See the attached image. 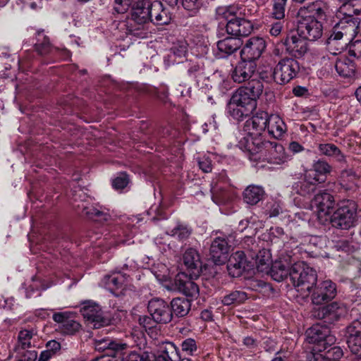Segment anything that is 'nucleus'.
<instances>
[{
	"label": "nucleus",
	"mask_w": 361,
	"mask_h": 361,
	"mask_svg": "<svg viewBox=\"0 0 361 361\" xmlns=\"http://www.w3.org/2000/svg\"><path fill=\"white\" fill-rule=\"evenodd\" d=\"M149 0H139L132 5L131 20L133 22L130 26L135 27V30L144 27L145 25L149 23L150 19V11L149 9Z\"/></svg>",
	"instance_id": "obj_19"
},
{
	"label": "nucleus",
	"mask_w": 361,
	"mask_h": 361,
	"mask_svg": "<svg viewBox=\"0 0 361 361\" xmlns=\"http://www.w3.org/2000/svg\"><path fill=\"white\" fill-rule=\"evenodd\" d=\"M247 299V295L243 291L234 290L225 295L221 302L224 305H231L243 302Z\"/></svg>",
	"instance_id": "obj_47"
},
{
	"label": "nucleus",
	"mask_w": 361,
	"mask_h": 361,
	"mask_svg": "<svg viewBox=\"0 0 361 361\" xmlns=\"http://www.w3.org/2000/svg\"><path fill=\"white\" fill-rule=\"evenodd\" d=\"M313 178L314 177L311 173L305 172L304 178L293 184L292 194L298 195L303 197H310L319 184Z\"/></svg>",
	"instance_id": "obj_23"
},
{
	"label": "nucleus",
	"mask_w": 361,
	"mask_h": 361,
	"mask_svg": "<svg viewBox=\"0 0 361 361\" xmlns=\"http://www.w3.org/2000/svg\"><path fill=\"white\" fill-rule=\"evenodd\" d=\"M357 178V176L351 169H343L341 173V185L347 189L352 188Z\"/></svg>",
	"instance_id": "obj_49"
},
{
	"label": "nucleus",
	"mask_w": 361,
	"mask_h": 361,
	"mask_svg": "<svg viewBox=\"0 0 361 361\" xmlns=\"http://www.w3.org/2000/svg\"><path fill=\"white\" fill-rule=\"evenodd\" d=\"M300 71V63L297 60L285 57L276 65L273 71V78L276 83L285 85L296 78Z\"/></svg>",
	"instance_id": "obj_5"
},
{
	"label": "nucleus",
	"mask_w": 361,
	"mask_h": 361,
	"mask_svg": "<svg viewBox=\"0 0 361 361\" xmlns=\"http://www.w3.org/2000/svg\"><path fill=\"white\" fill-rule=\"evenodd\" d=\"M256 68V62L241 59L233 70L231 78L234 82L238 83L246 82L252 77Z\"/></svg>",
	"instance_id": "obj_21"
},
{
	"label": "nucleus",
	"mask_w": 361,
	"mask_h": 361,
	"mask_svg": "<svg viewBox=\"0 0 361 361\" xmlns=\"http://www.w3.org/2000/svg\"><path fill=\"white\" fill-rule=\"evenodd\" d=\"M336 247L338 250H341L345 252H353L356 249L352 243H350L348 240H340L336 243Z\"/></svg>",
	"instance_id": "obj_60"
},
{
	"label": "nucleus",
	"mask_w": 361,
	"mask_h": 361,
	"mask_svg": "<svg viewBox=\"0 0 361 361\" xmlns=\"http://www.w3.org/2000/svg\"><path fill=\"white\" fill-rule=\"evenodd\" d=\"M121 361H150V355L148 353L144 352L138 354L135 352L123 353L120 355Z\"/></svg>",
	"instance_id": "obj_51"
},
{
	"label": "nucleus",
	"mask_w": 361,
	"mask_h": 361,
	"mask_svg": "<svg viewBox=\"0 0 361 361\" xmlns=\"http://www.w3.org/2000/svg\"><path fill=\"white\" fill-rule=\"evenodd\" d=\"M181 4L192 16L195 15L202 6L201 0H181Z\"/></svg>",
	"instance_id": "obj_54"
},
{
	"label": "nucleus",
	"mask_w": 361,
	"mask_h": 361,
	"mask_svg": "<svg viewBox=\"0 0 361 361\" xmlns=\"http://www.w3.org/2000/svg\"><path fill=\"white\" fill-rule=\"evenodd\" d=\"M346 313V307L337 302H333L326 306L320 307L315 312L314 317L323 319L328 324L338 322Z\"/></svg>",
	"instance_id": "obj_14"
},
{
	"label": "nucleus",
	"mask_w": 361,
	"mask_h": 361,
	"mask_svg": "<svg viewBox=\"0 0 361 361\" xmlns=\"http://www.w3.org/2000/svg\"><path fill=\"white\" fill-rule=\"evenodd\" d=\"M356 211V204L353 201L343 202L330 218L332 226L345 230L354 226Z\"/></svg>",
	"instance_id": "obj_4"
},
{
	"label": "nucleus",
	"mask_w": 361,
	"mask_h": 361,
	"mask_svg": "<svg viewBox=\"0 0 361 361\" xmlns=\"http://www.w3.org/2000/svg\"><path fill=\"white\" fill-rule=\"evenodd\" d=\"M252 29V20L242 17L241 12L237 18L226 25L227 34L234 37H246L251 33Z\"/></svg>",
	"instance_id": "obj_18"
},
{
	"label": "nucleus",
	"mask_w": 361,
	"mask_h": 361,
	"mask_svg": "<svg viewBox=\"0 0 361 361\" xmlns=\"http://www.w3.org/2000/svg\"><path fill=\"white\" fill-rule=\"evenodd\" d=\"M239 10L235 6L219 7L216 9L218 18L224 19L227 23L233 20L239 16Z\"/></svg>",
	"instance_id": "obj_45"
},
{
	"label": "nucleus",
	"mask_w": 361,
	"mask_h": 361,
	"mask_svg": "<svg viewBox=\"0 0 361 361\" xmlns=\"http://www.w3.org/2000/svg\"><path fill=\"white\" fill-rule=\"evenodd\" d=\"M52 319L59 324L57 330L63 335H75L80 330L81 325L72 318L70 312H56Z\"/></svg>",
	"instance_id": "obj_17"
},
{
	"label": "nucleus",
	"mask_w": 361,
	"mask_h": 361,
	"mask_svg": "<svg viewBox=\"0 0 361 361\" xmlns=\"http://www.w3.org/2000/svg\"><path fill=\"white\" fill-rule=\"evenodd\" d=\"M331 171V166L325 161L319 159L312 164V169L307 170L306 173H311L314 177V180L318 183L325 182L326 175Z\"/></svg>",
	"instance_id": "obj_32"
},
{
	"label": "nucleus",
	"mask_w": 361,
	"mask_h": 361,
	"mask_svg": "<svg viewBox=\"0 0 361 361\" xmlns=\"http://www.w3.org/2000/svg\"><path fill=\"white\" fill-rule=\"evenodd\" d=\"M272 16L277 20L285 17L286 6L288 0H273Z\"/></svg>",
	"instance_id": "obj_50"
},
{
	"label": "nucleus",
	"mask_w": 361,
	"mask_h": 361,
	"mask_svg": "<svg viewBox=\"0 0 361 361\" xmlns=\"http://www.w3.org/2000/svg\"><path fill=\"white\" fill-rule=\"evenodd\" d=\"M318 149L323 155L334 158L338 162L345 163V157L335 145L331 143L319 144Z\"/></svg>",
	"instance_id": "obj_38"
},
{
	"label": "nucleus",
	"mask_w": 361,
	"mask_h": 361,
	"mask_svg": "<svg viewBox=\"0 0 361 361\" xmlns=\"http://www.w3.org/2000/svg\"><path fill=\"white\" fill-rule=\"evenodd\" d=\"M336 294V285L330 280L316 283L310 293L312 302L317 305L327 303L333 300Z\"/></svg>",
	"instance_id": "obj_7"
},
{
	"label": "nucleus",
	"mask_w": 361,
	"mask_h": 361,
	"mask_svg": "<svg viewBox=\"0 0 361 361\" xmlns=\"http://www.w3.org/2000/svg\"><path fill=\"white\" fill-rule=\"evenodd\" d=\"M349 53L350 56L357 58L361 56V40H356L351 44Z\"/></svg>",
	"instance_id": "obj_62"
},
{
	"label": "nucleus",
	"mask_w": 361,
	"mask_h": 361,
	"mask_svg": "<svg viewBox=\"0 0 361 361\" xmlns=\"http://www.w3.org/2000/svg\"><path fill=\"white\" fill-rule=\"evenodd\" d=\"M133 0H115L114 9L117 13H126L133 5Z\"/></svg>",
	"instance_id": "obj_58"
},
{
	"label": "nucleus",
	"mask_w": 361,
	"mask_h": 361,
	"mask_svg": "<svg viewBox=\"0 0 361 361\" xmlns=\"http://www.w3.org/2000/svg\"><path fill=\"white\" fill-rule=\"evenodd\" d=\"M190 233L191 231L186 226L183 225H178L171 231V235L172 236L177 235L181 240L187 239L190 236Z\"/></svg>",
	"instance_id": "obj_56"
},
{
	"label": "nucleus",
	"mask_w": 361,
	"mask_h": 361,
	"mask_svg": "<svg viewBox=\"0 0 361 361\" xmlns=\"http://www.w3.org/2000/svg\"><path fill=\"white\" fill-rule=\"evenodd\" d=\"M344 16L339 23L334 27L333 31L338 32L340 36L350 41L358 32L361 18Z\"/></svg>",
	"instance_id": "obj_16"
},
{
	"label": "nucleus",
	"mask_w": 361,
	"mask_h": 361,
	"mask_svg": "<svg viewBox=\"0 0 361 361\" xmlns=\"http://www.w3.org/2000/svg\"><path fill=\"white\" fill-rule=\"evenodd\" d=\"M264 195V190L262 187L250 185L243 192V200L247 204L254 205L262 199Z\"/></svg>",
	"instance_id": "obj_36"
},
{
	"label": "nucleus",
	"mask_w": 361,
	"mask_h": 361,
	"mask_svg": "<svg viewBox=\"0 0 361 361\" xmlns=\"http://www.w3.org/2000/svg\"><path fill=\"white\" fill-rule=\"evenodd\" d=\"M335 68L336 72L344 78L353 76L355 71L354 63L345 56H341L336 59Z\"/></svg>",
	"instance_id": "obj_34"
},
{
	"label": "nucleus",
	"mask_w": 361,
	"mask_h": 361,
	"mask_svg": "<svg viewBox=\"0 0 361 361\" xmlns=\"http://www.w3.org/2000/svg\"><path fill=\"white\" fill-rule=\"evenodd\" d=\"M37 42L35 44V51L38 54L41 56L52 55L55 56L58 52H62L63 54H68V51L66 49L59 50L56 47H54L51 45L49 39L42 32H38Z\"/></svg>",
	"instance_id": "obj_30"
},
{
	"label": "nucleus",
	"mask_w": 361,
	"mask_h": 361,
	"mask_svg": "<svg viewBox=\"0 0 361 361\" xmlns=\"http://www.w3.org/2000/svg\"><path fill=\"white\" fill-rule=\"evenodd\" d=\"M245 86L241 87L253 99H257L262 94L264 89L263 82L258 79H252L247 80Z\"/></svg>",
	"instance_id": "obj_41"
},
{
	"label": "nucleus",
	"mask_w": 361,
	"mask_h": 361,
	"mask_svg": "<svg viewBox=\"0 0 361 361\" xmlns=\"http://www.w3.org/2000/svg\"><path fill=\"white\" fill-rule=\"evenodd\" d=\"M252 268V264L247 262L245 255L242 251L233 253L228 259L227 270L232 277H240L242 274Z\"/></svg>",
	"instance_id": "obj_20"
},
{
	"label": "nucleus",
	"mask_w": 361,
	"mask_h": 361,
	"mask_svg": "<svg viewBox=\"0 0 361 361\" xmlns=\"http://www.w3.org/2000/svg\"><path fill=\"white\" fill-rule=\"evenodd\" d=\"M193 278H195L194 275L188 276L184 272L178 273L171 282V289L182 293L188 297L196 298L199 295V287L192 281Z\"/></svg>",
	"instance_id": "obj_9"
},
{
	"label": "nucleus",
	"mask_w": 361,
	"mask_h": 361,
	"mask_svg": "<svg viewBox=\"0 0 361 361\" xmlns=\"http://www.w3.org/2000/svg\"><path fill=\"white\" fill-rule=\"evenodd\" d=\"M266 42L262 37H252L246 41L240 51V58L255 62L264 51Z\"/></svg>",
	"instance_id": "obj_15"
},
{
	"label": "nucleus",
	"mask_w": 361,
	"mask_h": 361,
	"mask_svg": "<svg viewBox=\"0 0 361 361\" xmlns=\"http://www.w3.org/2000/svg\"><path fill=\"white\" fill-rule=\"evenodd\" d=\"M269 115L264 111L257 113L251 118L247 120L243 126L245 133H253L255 135L262 134L267 128Z\"/></svg>",
	"instance_id": "obj_25"
},
{
	"label": "nucleus",
	"mask_w": 361,
	"mask_h": 361,
	"mask_svg": "<svg viewBox=\"0 0 361 361\" xmlns=\"http://www.w3.org/2000/svg\"><path fill=\"white\" fill-rule=\"evenodd\" d=\"M306 341L309 343L314 344L312 350L309 353H322L328 348L336 343V337L331 334L330 329L326 326L319 324L308 329L305 333Z\"/></svg>",
	"instance_id": "obj_3"
},
{
	"label": "nucleus",
	"mask_w": 361,
	"mask_h": 361,
	"mask_svg": "<svg viewBox=\"0 0 361 361\" xmlns=\"http://www.w3.org/2000/svg\"><path fill=\"white\" fill-rule=\"evenodd\" d=\"M46 347L47 351H49L50 353H51V354L55 355L57 353V352L60 350L61 344L60 343L57 342L55 340H51L47 342Z\"/></svg>",
	"instance_id": "obj_64"
},
{
	"label": "nucleus",
	"mask_w": 361,
	"mask_h": 361,
	"mask_svg": "<svg viewBox=\"0 0 361 361\" xmlns=\"http://www.w3.org/2000/svg\"><path fill=\"white\" fill-rule=\"evenodd\" d=\"M200 169L204 173H208L212 171V162L209 158H202L198 161Z\"/></svg>",
	"instance_id": "obj_63"
},
{
	"label": "nucleus",
	"mask_w": 361,
	"mask_h": 361,
	"mask_svg": "<svg viewBox=\"0 0 361 361\" xmlns=\"http://www.w3.org/2000/svg\"><path fill=\"white\" fill-rule=\"evenodd\" d=\"M183 263L190 276L194 275L195 278L200 276L202 262L198 252L195 249L189 248L185 250L183 256Z\"/></svg>",
	"instance_id": "obj_26"
},
{
	"label": "nucleus",
	"mask_w": 361,
	"mask_h": 361,
	"mask_svg": "<svg viewBox=\"0 0 361 361\" xmlns=\"http://www.w3.org/2000/svg\"><path fill=\"white\" fill-rule=\"evenodd\" d=\"M127 344L126 343H118L110 339H101L97 340L94 343V348L101 352L111 351L106 353L108 356H116V354L120 353L123 350L126 348Z\"/></svg>",
	"instance_id": "obj_31"
},
{
	"label": "nucleus",
	"mask_w": 361,
	"mask_h": 361,
	"mask_svg": "<svg viewBox=\"0 0 361 361\" xmlns=\"http://www.w3.org/2000/svg\"><path fill=\"white\" fill-rule=\"evenodd\" d=\"M266 145L267 147L262 157L263 159H267L269 162L274 164H281L286 161L287 156L281 144L276 141H269Z\"/></svg>",
	"instance_id": "obj_24"
},
{
	"label": "nucleus",
	"mask_w": 361,
	"mask_h": 361,
	"mask_svg": "<svg viewBox=\"0 0 361 361\" xmlns=\"http://www.w3.org/2000/svg\"><path fill=\"white\" fill-rule=\"evenodd\" d=\"M350 351L357 356H361V336L346 338Z\"/></svg>",
	"instance_id": "obj_53"
},
{
	"label": "nucleus",
	"mask_w": 361,
	"mask_h": 361,
	"mask_svg": "<svg viewBox=\"0 0 361 361\" xmlns=\"http://www.w3.org/2000/svg\"><path fill=\"white\" fill-rule=\"evenodd\" d=\"M233 236L217 237L212 243L209 249L210 259L216 265H220L227 259V255L231 247L234 245L232 242Z\"/></svg>",
	"instance_id": "obj_8"
},
{
	"label": "nucleus",
	"mask_w": 361,
	"mask_h": 361,
	"mask_svg": "<svg viewBox=\"0 0 361 361\" xmlns=\"http://www.w3.org/2000/svg\"><path fill=\"white\" fill-rule=\"evenodd\" d=\"M34 336L32 330L23 329L20 331L18 336V343L15 347L16 351L25 350L31 347V341Z\"/></svg>",
	"instance_id": "obj_44"
},
{
	"label": "nucleus",
	"mask_w": 361,
	"mask_h": 361,
	"mask_svg": "<svg viewBox=\"0 0 361 361\" xmlns=\"http://www.w3.org/2000/svg\"><path fill=\"white\" fill-rule=\"evenodd\" d=\"M169 306L173 316L175 315L178 317H183L188 314L191 304L188 299L176 298L171 300V305Z\"/></svg>",
	"instance_id": "obj_37"
},
{
	"label": "nucleus",
	"mask_w": 361,
	"mask_h": 361,
	"mask_svg": "<svg viewBox=\"0 0 361 361\" xmlns=\"http://www.w3.org/2000/svg\"><path fill=\"white\" fill-rule=\"evenodd\" d=\"M181 350L188 355H192L197 350L196 341L191 338L185 339L181 343Z\"/></svg>",
	"instance_id": "obj_55"
},
{
	"label": "nucleus",
	"mask_w": 361,
	"mask_h": 361,
	"mask_svg": "<svg viewBox=\"0 0 361 361\" xmlns=\"http://www.w3.org/2000/svg\"><path fill=\"white\" fill-rule=\"evenodd\" d=\"M329 6L326 2L322 0H316L308 3L300 9L302 14H309L308 17L315 19H325Z\"/></svg>",
	"instance_id": "obj_28"
},
{
	"label": "nucleus",
	"mask_w": 361,
	"mask_h": 361,
	"mask_svg": "<svg viewBox=\"0 0 361 361\" xmlns=\"http://www.w3.org/2000/svg\"><path fill=\"white\" fill-rule=\"evenodd\" d=\"M126 281L124 275L120 273L106 276L104 278V283L107 289L114 292L119 288H121Z\"/></svg>",
	"instance_id": "obj_40"
},
{
	"label": "nucleus",
	"mask_w": 361,
	"mask_h": 361,
	"mask_svg": "<svg viewBox=\"0 0 361 361\" xmlns=\"http://www.w3.org/2000/svg\"><path fill=\"white\" fill-rule=\"evenodd\" d=\"M149 9L150 11V19L152 22L157 25H166L171 20V15L164 8L163 4L160 1H149Z\"/></svg>",
	"instance_id": "obj_27"
},
{
	"label": "nucleus",
	"mask_w": 361,
	"mask_h": 361,
	"mask_svg": "<svg viewBox=\"0 0 361 361\" xmlns=\"http://www.w3.org/2000/svg\"><path fill=\"white\" fill-rule=\"evenodd\" d=\"M290 267H287L281 261L276 262L270 268V274L274 280L281 281L290 277Z\"/></svg>",
	"instance_id": "obj_39"
},
{
	"label": "nucleus",
	"mask_w": 361,
	"mask_h": 361,
	"mask_svg": "<svg viewBox=\"0 0 361 361\" xmlns=\"http://www.w3.org/2000/svg\"><path fill=\"white\" fill-rule=\"evenodd\" d=\"M307 40L298 34H293L286 37L284 44L290 54L295 58H300L304 56L308 50Z\"/></svg>",
	"instance_id": "obj_22"
},
{
	"label": "nucleus",
	"mask_w": 361,
	"mask_h": 361,
	"mask_svg": "<svg viewBox=\"0 0 361 361\" xmlns=\"http://www.w3.org/2000/svg\"><path fill=\"white\" fill-rule=\"evenodd\" d=\"M139 323L140 325H142L144 328L147 329H152L154 324H157L155 321H154L153 317L150 316H142L139 319Z\"/></svg>",
	"instance_id": "obj_61"
},
{
	"label": "nucleus",
	"mask_w": 361,
	"mask_h": 361,
	"mask_svg": "<svg viewBox=\"0 0 361 361\" xmlns=\"http://www.w3.org/2000/svg\"><path fill=\"white\" fill-rule=\"evenodd\" d=\"M162 351L165 354L166 361H179L181 359L178 355L177 347L171 342L164 343Z\"/></svg>",
	"instance_id": "obj_48"
},
{
	"label": "nucleus",
	"mask_w": 361,
	"mask_h": 361,
	"mask_svg": "<svg viewBox=\"0 0 361 361\" xmlns=\"http://www.w3.org/2000/svg\"><path fill=\"white\" fill-rule=\"evenodd\" d=\"M213 201L217 204H226L231 199V194L229 191L216 186L211 190Z\"/></svg>",
	"instance_id": "obj_46"
},
{
	"label": "nucleus",
	"mask_w": 361,
	"mask_h": 361,
	"mask_svg": "<svg viewBox=\"0 0 361 361\" xmlns=\"http://www.w3.org/2000/svg\"><path fill=\"white\" fill-rule=\"evenodd\" d=\"M345 337L361 336V317L353 320L345 328Z\"/></svg>",
	"instance_id": "obj_52"
},
{
	"label": "nucleus",
	"mask_w": 361,
	"mask_h": 361,
	"mask_svg": "<svg viewBox=\"0 0 361 361\" xmlns=\"http://www.w3.org/2000/svg\"><path fill=\"white\" fill-rule=\"evenodd\" d=\"M243 44V42L239 37H228L218 41L217 48L221 53L226 56L231 55L237 51Z\"/></svg>",
	"instance_id": "obj_33"
},
{
	"label": "nucleus",
	"mask_w": 361,
	"mask_h": 361,
	"mask_svg": "<svg viewBox=\"0 0 361 361\" xmlns=\"http://www.w3.org/2000/svg\"><path fill=\"white\" fill-rule=\"evenodd\" d=\"M246 133V135L242 137L238 142L239 148L247 152L251 155L259 154V159H262L267 147L266 144L269 141L266 140L262 134Z\"/></svg>",
	"instance_id": "obj_6"
},
{
	"label": "nucleus",
	"mask_w": 361,
	"mask_h": 361,
	"mask_svg": "<svg viewBox=\"0 0 361 361\" xmlns=\"http://www.w3.org/2000/svg\"><path fill=\"white\" fill-rule=\"evenodd\" d=\"M81 313L88 324L94 329H99L111 324V319L104 315L99 306L96 304L85 305L81 309Z\"/></svg>",
	"instance_id": "obj_11"
},
{
	"label": "nucleus",
	"mask_w": 361,
	"mask_h": 361,
	"mask_svg": "<svg viewBox=\"0 0 361 361\" xmlns=\"http://www.w3.org/2000/svg\"><path fill=\"white\" fill-rule=\"evenodd\" d=\"M128 183V178L126 173H121L113 180V187L116 189H123Z\"/></svg>",
	"instance_id": "obj_59"
},
{
	"label": "nucleus",
	"mask_w": 361,
	"mask_h": 361,
	"mask_svg": "<svg viewBox=\"0 0 361 361\" xmlns=\"http://www.w3.org/2000/svg\"><path fill=\"white\" fill-rule=\"evenodd\" d=\"M290 280L299 293L297 297L305 300L317 282V274L305 262H298L290 267Z\"/></svg>",
	"instance_id": "obj_1"
},
{
	"label": "nucleus",
	"mask_w": 361,
	"mask_h": 361,
	"mask_svg": "<svg viewBox=\"0 0 361 361\" xmlns=\"http://www.w3.org/2000/svg\"><path fill=\"white\" fill-rule=\"evenodd\" d=\"M298 34L310 41H315L322 36V25L314 18L305 17L299 21Z\"/></svg>",
	"instance_id": "obj_12"
},
{
	"label": "nucleus",
	"mask_w": 361,
	"mask_h": 361,
	"mask_svg": "<svg viewBox=\"0 0 361 361\" xmlns=\"http://www.w3.org/2000/svg\"><path fill=\"white\" fill-rule=\"evenodd\" d=\"M348 42L338 32L332 31L326 42V49L331 55H339L345 50Z\"/></svg>",
	"instance_id": "obj_29"
},
{
	"label": "nucleus",
	"mask_w": 361,
	"mask_h": 361,
	"mask_svg": "<svg viewBox=\"0 0 361 361\" xmlns=\"http://www.w3.org/2000/svg\"><path fill=\"white\" fill-rule=\"evenodd\" d=\"M82 213L92 220L99 223L108 221L111 218L107 212L101 211L94 207H84Z\"/></svg>",
	"instance_id": "obj_43"
},
{
	"label": "nucleus",
	"mask_w": 361,
	"mask_h": 361,
	"mask_svg": "<svg viewBox=\"0 0 361 361\" xmlns=\"http://www.w3.org/2000/svg\"><path fill=\"white\" fill-rule=\"evenodd\" d=\"M256 107L257 102L240 87L231 96L227 104V111L232 118L241 121L250 116Z\"/></svg>",
	"instance_id": "obj_2"
},
{
	"label": "nucleus",
	"mask_w": 361,
	"mask_h": 361,
	"mask_svg": "<svg viewBox=\"0 0 361 361\" xmlns=\"http://www.w3.org/2000/svg\"><path fill=\"white\" fill-rule=\"evenodd\" d=\"M267 131L275 138L281 137L286 130V125L282 119L276 115H271L267 123Z\"/></svg>",
	"instance_id": "obj_35"
},
{
	"label": "nucleus",
	"mask_w": 361,
	"mask_h": 361,
	"mask_svg": "<svg viewBox=\"0 0 361 361\" xmlns=\"http://www.w3.org/2000/svg\"><path fill=\"white\" fill-rule=\"evenodd\" d=\"M147 309L157 324H167L173 318L170 306L164 300L159 298L152 299L148 303Z\"/></svg>",
	"instance_id": "obj_10"
},
{
	"label": "nucleus",
	"mask_w": 361,
	"mask_h": 361,
	"mask_svg": "<svg viewBox=\"0 0 361 361\" xmlns=\"http://www.w3.org/2000/svg\"><path fill=\"white\" fill-rule=\"evenodd\" d=\"M335 205V200L332 195L325 191L317 193L311 201V207L315 208L318 218L322 219L329 216Z\"/></svg>",
	"instance_id": "obj_13"
},
{
	"label": "nucleus",
	"mask_w": 361,
	"mask_h": 361,
	"mask_svg": "<svg viewBox=\"0 0 361 361\" xmlns=\"http://www.w3.org/2000/svg\"><path fill=\"white\" fill-rule=\"evenodd\" d=\"M341 12L348 16H361V0H345L341 7Z\"/></svg>",
	"instance_id": "obj_42"
},
{
	"label": "nucleus",
	"mask_w": 361,
	"mask_h": 361,
	"mask_svg": "<svg viewBox=\"0 0 361 361\" xmlns=\"http://www.w3.org/2000/svg\"><path fill=\"white\" fill-rule=\"evenodd\" d=\"M324 354H323L327 360H339L343 355V351L340 346H333L328 348Z\"/></svg>",
	"instance_id": "obj_57"
}]
</instances>
